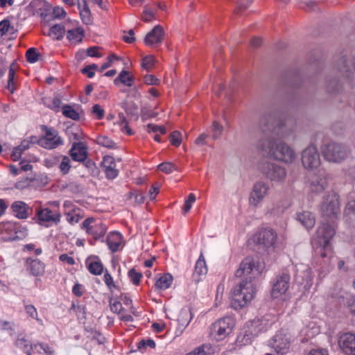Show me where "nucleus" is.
Returning <instances> with one entry per match:
<instances>
[{"mask_svg":"<svg viewBox=\"0 0 355 355\" xmlns=\"http://www.w3.org/2000/svg\"><path fill=\"white\" fill-rule=\"evenodd\" d=\"M257 148L263 155L284 163H292L295 159V151L285 142L272 136L259 141Z\"/></svg>","mask_w":355,"mask_h":355,"instance_id":"1","label":"nucleus"},{"mask_svg":"<svg viewBox=\"0 0 355 355\" xmlns=\"http://www.w3.org/2000/svg\"><path fill=\"white\" fill-rule=\"evenodd\" d=\"M257 282L242 279L232 290L231 306L239 310L247 306L254 298L257 291Z\"/></svg>","mask_w":355,"mask_h":355,"instance_id":"2","label":"nucleus"},{"mask_svg":"<svg viewBox=\"0 0 355 355\" xmlns=\"http://www.w3.org/2000/svg\"><path fill=\"white\" fill-rule=\"evenodd\" d=\"M321 216L326 220L334 221L340 213L339 195L331 190L324 194L320 206Z\"/></svg>","mask_w":355,"mask_h":355,"instance_id":"3","label":"nucleus"},{"mask_svg":"<svg viewBox=\"0 0 355 355\" xmlns=\"http://www.w3.org/2000/svg\"><path fill=\"white\" fill-rule=\"evenodd\" d=\"M262 270L263 267L257 260L252 257H247L240 263L239 268L235 272V276L257 283V278Z\"/></svg>","mask_w":355,"mask_h":355,"instance_id":"4","label":"nucleus"},{"mask_svg":"<svg viewBox=\"0 0 355 355\" xmlns=\"http://www.w3.org/2000/svg\"><path fill=\"white\" fill-rule=\"evenodd\" d=\"M322 153L327 161L340 163L349 156L351 151L343 144L330 142L322 148Z\"/></svg>","mask_w":355,"mask_h":355,"instance_id":"5","label":"nucleus"},{"mask_svg":"<svg viewBox=\"0 0 355 355\" xmlns=\"http://www.w3.org/2000/svg\"><path fill=\"white\" fill-rule=\"evenodd\" d=\"M259 170L270 182H282L286 177V170L284 166L269 161L261 162Z\"/></svg>","mask_w":355,"mask_h":355,"instance_id":"6","label":"nucleus"},{"mask_svg":"<svg viewBox=\"0 0 355 355\" xmlns=\"http://www.w3.org/2000/svg\"><path fill=\"white\" fill-rule=\"evenodd\" d=\"M80 228L92 238L94 242L98 240L103 242V238L107 230L105 223L93 217L86 218L81 224Z\"/></svg>","mask_w":355,"mask_h":355,"instance_id":"7","label":"nucleus"},{"mask_svg":"<svg viewBox=\"0 0 355 355\" xmlns=\"http://www.w3.org/2000/svg\"><path fill=\"white\" fill-rule=\"evenodd\" d=\"M49 205L50 207L42 208L36 212V216L40 220V223L46 227L53 224L58 225L61 218L59 203L54 201Z\"/></svg>","mask_w":355,"mask_h":355,"instance_id":"8","label":"nucleus"},{"mask_svg":"<svg viewBox=\"0 0 355 355\" xmlns=\"http://www.w3.org/2000/svg\"><path fill=\"white\" fill-rule=\"evenodd\" d=\"M235 326V320L231 316L222 318L211 327V335L217 340H222L227 336Z\"/></svg>","mask_w":355,"mask_h":355,"instance_id":"9","label":"nucleus"},{"mask_svg":"<svg viewBox=\"0 0 355 355\" xmlns=\"http://www.w3.org/2000/svg\"><path fill=\"white\" fill-rule=\"evenodd\" d=\"M276 112H266L263 113L259 119V127L261 130L266 133L267 132L279 135V131L282 129V124L277 119Z\"/></svg>","mask_w":355,"mask_h":355,"instance_id":"10","label":"nucleus"},{"mask_svg":"<svg viewBox=\"0 0 355 355\" xmlns=\"http://www.w3.org/2000/svg\"><path fill=\"white\" fill-rule=\"evenodd\" d=\"M41 129L44 135L38 141L40 146L46 149H53L63 144V141L58 136V132L55 129L46 125H42Z\"/></svg>","mask_w":355,"mask_h":355,"instance_id":"11","label":"nucleus"},{"mask_svg":"<svg viewBox=\"0 0 355 355\" xmlns=\"http://www.w3.org/2000/svg\"><path fill=\"white\" fill-rule=\"evenodd\" d=\"M316 234L318 238L323 239V246L320 251L321 257H325L327 256L325 251L330 250L329 241L336 234L335 226L329 222H322L318 227Z\"/></svg>","mask_w":355,"mask_h":355,"instance_id":"12","label":"nucleus"},{"mask_svg":"<svg viewBox=\"0 0 355 355\" xmlns=\"http://www.w3.org/2000/svg\"><path fill=\"white\" fill-rule=\"evenodd\" d=\"M291 338L290 334L284 330H280L270 340V345L277 355H284L289 350Z\"/></svg>","mask_w":355,"mask_h":355,"instance_id":"13","label":"nucleus"},{"mask_svg":"<svg viewBox=\"0 0 355 355\" xmlns=\"http://www.w3.org/2000/svg\"><path fill=\"white\" fill-rule=\"evenodd\" d=\"M331 176L325 171H319L309 179V188L312 193H320L329 187Z\"/></svg>","mask_w":355,"mask_h":355,"instance_id":"14","label":"nucleus"},{"mask_svg":"<svg viewBox=\"0 0 355 355\" xmlns=\"http://www.w3.org/2000/svg\"><path fill=\"white\" fill-rule=\"evenodd\" d=\"M302 163L308 169L316 168L320 165V154L315 146L310 145L303 150Z\"/></svg>","mask_w":355,"mask_h":355,"instance_id":"15","label":"nucleus"},{"mask_svg":"<svg viewBox=\"0 0 355 355\" xmlns=\"http://www.w3.org/2000/svg\"><path fill=\"white\" fill-rule=\"evenodd\" d=\"M290 275L283 272L277 275L274 280L271 291V295L274 298H277L282 295L286 293L290 286Z\"/></svg>","mask_w":355,"mask_h":355,"instance_id":"16","label":"nucleus"},{"mask_svg":"<svg viewBox=\"0 0 355 355\" xmlns=\"http://www.w3.org/2000/svg\"><path fill=\"white\" fill-rule=\"evenodd\" d=\"M268 326L267 321L263 318L254 319L245 325L244 336L248 337V339L257 336L260 333L267 331Z\"/></svg>","mask_w":355,"mask_h":355,"instance_id":"17","label":"nucleus"},{"mask_svg":"<svg viewBox=\"0 0 355 355\" xmlns=\"http://www.w3.org/2000/svg\"><path fill=\"white\" fill-rule=\"evenodd\" d=\"M269 189L270 187L267 183L262 181L256 182L250 194L249 201L250 205L254 207L258 206L268 195Z\"/></svg>","mask_w":355,"mask_h":355,"instance_id":"18","label":"nucleus"},{"mask_svg":"<svg viewBox=\"0 0 355 355\" xmlns=\"http://www.w3.org/2000/svg\"><path fill=\"white\" fill-rule=\"evenodd\" d=\"M258 240L259 243L266 248L275 250L279 246L277 233L271 228L262 230L259 233Z\"/></svg>","mask_w":355,"mask_h":355,"instance_id":"19","label":"nucleus"},{"mask_svg":"<svg viewBox=\"0 0 355 355\" xmlns=\"http://www.w3.org/2000/svg\"><path fill=\"white\" fill-rule=\"evenodd\" d=\"M69 154L73 161L84 162L88 157L87 146L81 141L73 142Z\"/></svg>","mask_w":355,"mask_h":355,"instance_id":"20","label":"nucleus"},{"mask_svg":"<svg viewBox=\"0 0 355 355\" xmlns=\"http://www.w3.org/2000/svg\"><path fill=\"white\" fill-rule=\"evenodd\" d=\"M13 215L19 219L28 218L33 212V209L23 201H15L11 205Z\"/></svg>","mask_w":355,"mask_h":355,"instance_id":"21","label":"nucleus"},{"mask_svg":"<svg viewBox=\"0 0 355 355\" xmlns=\"http://www.w3.org/2000/svg\"><path fill=\"white\" fill-rule=\"evenodd\" d=\"M339 346L347 354H355V335L346 333L342 335L338 340Z\"/></svg>","mask_w":355,"mask_h":355,"instance_id":"22","label":"nucleus"},{"mask_svg":"<svg viewBox=\"0 0 355 355\" xmlns=\"http://www.w3.org/2000/svg\"><path fill=\"white\" fill-rule=\"evenodd\" d=\"M164 31L161 26L157 25L153 28L145 37L144 42L148 46L160 44L163 40Z\"/></svg>","mask_w":355,"mask_h":355,"instance_id":"23","label":"nucleus"},{"mask_svg":"<svg viewBox=\"0 0 355 355\" xmlns=\"http://www.w3.org/2000/svg\"><path fill=\"white\" fill-rule=\"evenodd\" d=\"M102 167L105 170V176L107 179L113 180L118 175V170L116 168V164L113 157L106 155L103 157Z\"/></svg>","mask_w":355,"mask_h":355,"instance_id":"24","label":"nucleus"},{"mask_svg":"<svg viewBox=\"0 0 355 355\" xmlns=\"http://www.w3.org/2000/svg\"><path fill=\"white\" fill-rule=\"evenodd\" d=\"M26 265L30 274L35 277L41 276L44 273L45 265L38 259L28 258Z\"/></svg>","mask_w":355,"mask_h":355,"instance_id":"25","label":"nucleus"},{"mask_svg":"<svg viewBox=\"0 0 355 355\" xmlns=\"http://www.w3.org/2000/svg\"><path fill=\"white\" fill-rule=\"evenodd\" d=\"M122 241L123 236L118 232H110L106 239L108 248L112 252H116L119 250Z\"/></svg>","mask_w":355,"mask_h":355,"instance_id":"26","label":"nucleus"},{"mask_svg":"<svg viewBox=\"0 0 355 355\" xmlns=\"http://www.w3.org/2000/svg\"><path fill=\"white\" fill-rule=\"evenodd\" d=\"M296 219L306 230L312 229L315 223V216L311 212L308 211H303L302 212L297 213L296 215Z\"/></svg>","mask_w":355,"mask_h":355,"instance_id":"27","label":"nucleus"},{"mask_svg":"<svg viewBox=\"0 0 355 355\" xmlns=\"http://www.w3.org/2000/svg\"><path fill=\"white\" fill-rule=\"evenodd\" d=\"M86 265L87 270L94 275H100L104 272L103 265L98 257L87 259Z\"/></svg>","mask_w":355,"mask_h":355,"instance_id":"28","label":"nucleus"},{"mask_svg":"<svg viewBox=\"0 0 355 355\" xmlns=\"http://www.w3.org/2000/svg\"><path fill=\"white\" fill-rule=\"evenodd\" d=\"M345 222L355 228V200L349 201L344 209Z\"/></svg>","mask_w":355,"mask_h":355,"instance_id":"29","label":"nucleus"},{"mask_svg":"<svg viewBox=\"0 0 355 355\" xmlns=\"http://www.w3.org/2000/svg\"><path fill=\"white\" fill-rule=\"evenodd\" d=\"M351 66L355 69V58L353 62H350V64L347 63V59L345 55H343L336 60V68L342 73V76L349 78Z\"/></svg>","mask_w":355,"mask_h":355,"instance_id":"30","label":"nucleus"},{"mask_svg":"<svg viewBox=\"0 0 355 355\" xmlns=\"http://www.w3.org/2000/svg\"><path fill=\"white\" fill-rule=\"evenodd\" d=\"M78 6L83 22L87 25L92 24V17L87 0H78Z\"/></svg>","mask_w":355,"mask_h":355,"instance_id":"31","label":"nucleus"},{"mask_svg":"<svg viewBox=\"0 0 355 355\" xmlns=\"http://www.w3.org/2000/svg\"><path fill=\"white\" fill-rule=\"evenodd\" d=\"M114 83L115 85L121 83L127 87H132L135 83V77L130 75L128 71L123 70L114 79Z\"/></svg>","mask_w":355,"mask_h":355,"instance_id":"32","label":"nucleus"},{"mask_svg":"<svg viewBox=\"0 0 355 355\" xmlns=\"http://www.w3.org/2000/svg\"><path fill=\"white\" fill-rule=\"evenodd\" d=\"M173 279L171 275L164 274L156 281L155 287L159 290H166L171 286Z\"/></svg>","mask_w":355,"mask_h":355,"instance_id":"33","label":"nucleus"},{"mask_svg":"<svg viewBox=\"0 0 355 355\" xmlns=\"http://www.w3.org/2000/svg\"><path fill=\"white\" fill-rule=\"evenodd\" d=\"M83 36V30L80 28L68 31L67 35L68 40L75 44L82 41Z\"/></svg>","mask_w":355,"mask_h":355,"instance_id":"34","label":"nucleus"},{"mask_svg":"<svg viewBox=\"0 0 355 355\" xmlns=\"http://www.w3.org/2000/svg\"><path fill=\"white\" fill-rule=\"evenodd\" d=\"M207 272L205 257L202 253L200 254L198 261L196 263L194 275L197 274L198 276L205 275Z\"/></svg>","mask_w":355,"mask_h":355,"instance_id":"35","label":"nucleus"},{"mask_svg":"<svg viewBox=\"0 0 355 355\" xmlns=\"http://www.w3.org/2000/svg\"><path fill=\"white\" fill-rule=\"evenodd\" d=\"M96 142L100 146L107 148H116V144L110 138L105 135H100L96 137Z\"/></svg>","mask_w":355,"mask_h":355,"instance_id":"36","label":"nucleus"},{"mask_svg":"<svg viewBox=\"0 0 355 355\" xmlns=\"http://www.w3.org/2000/svg\"><path fill=\"white\" fill-rule=\"evenodd\" d=\"M61 162L59 165V168L62 175H67L71 168V160L69 157L66 155H60Z\"/></svg>","mask_w":355,"mask_h":355,"instance_id":"37","label":"nucleus"},{"mask_svg":"<svg viewBox=\"0 0 355 355\" xmlns=\"http://www.w3.org/2000/svg\"><path fill=\"white\" fill-rule=\"evenodd\" d=\"M192 319L191 311L189 309H182L178 319L181 325L187 327Z\"/></svg>","mask_w":355,"mask_h":355,"instance_id":"38","label":"nucleus"},{"mask_svg":"<svg viewBox=\"0 0 355 355\" xmlns=\"http://www.w3.org/2000/svg\"><path fill=\"white\" fill-rule=\"evenodd\" d=\"M66 215L67 220L72 225L78 223L83 218V216L80 214V210L73 209L66 214Z\"/></svg>","mask_w":355,"mask_h":355,"instance_id":"39","label":"nucleus"},{"mask_svg":"<svg viewBox=\"0 0 355 355\" xmlns=\"http://www.w3.org/2000/svg\"><path fill=\"white\" fill-rule=\"evenodd\" d=\"M62 114L64 116L73 120L79 119V114L70 105H65L62 107Z\"/></svg>","mask_w":355,"mask_h":355,"instance_id":"40","label":"nucleus"},{"mask_svg":"<svg viewBox=\"0 0 355 355\" xmlns=\"http://www.w3.org/2000/svg\"><path fill=\"white\" fill-rule=\"evenodd\" d=\"M64 34V27L61 24H55L50 28L51 35H54L56 40H60Z\"/></svg>","mask_w":355,"mask_h":355,"instance_id":"41","label":"nucleus"},{"mask_svg":"<svg viewBox=\"0 0 355 355\" xmlns=\"http://www.w3.org/2000/svg\"><path fill=\"white\" fill-rule=\"evenodd\" d=\"M40 56V54L35 48H30L26 51V60L30 63H35L38 61Z\"/></svg>","mask_w":355,"mask_h":355,"instance_id":"42","label":"nucleus"},{"mask_svg":"<svg viewBox=\"0 0 355 355\" xmlns=\"http://www.w3.org/2000/svg\"><path fill=\"white\" fill-rule=\"evenodd\" d=\"M211 348L208 345H202L187 355H212Z\"/></svg>","mask_w":355,"mask_h":355,"instance_id":"43","label":"nucleus"},{"mask_svg":"<svg viewBox=\"0 0 355 355\" xmlns=\"http://www.w3.org/2000/svg\"><path fill=\"white\" fill-rule=\"evenodd\" d=\"M122 108L127 114L134 115L137 112V107L133 102L123 101L121 105Z\"/></svg>","mask_w":355,"mask_h":355,"instance_id":"44","label":"nucleus"},{"mask_svg":"<svg viewBox=\"0 0 355 355\" xmlns=\"http://www.w3.org/2000/svg\"><path fill=\"white\" fill-rule=\"evenodd\" d=\"M15 345L17 347L23 349L28 354L30 348L31 349V345L30 342L24 338L18 337L15 341Z\"/></svg>","mask_w":355,"mask_h":355,"instance_id":"45","label":"nucleus"},{"mask_svg":"<svg viewBox=\"0 0 355 355\" xmlns=\"http://www.w3.org/2000/svg\"><path fill=\"white\" fill-rule=\"evenodd\" d=\"M158 168L159 171L166 174H169L178 170L176 165L171 162H163L158 166Z\"/></svg>","mask_w":355,"mask_h":355,"instance_id":"46","label":"nucleus"},{"mask_svg":"<svg viewBox=\"0 0 355 355\" xmlns=\"http://www.w3.org/2000/svg\"><path fill=\"white\" fill-rule=\"evenodd\" d=\"M150 347L151 349H153L155 347V343L152 339H147V340H141L137 343V348L141 352L145 351L147 347Z\"/></svg>","mask_w":355,"mask_h":355,"instance_id":"47","label":"nucleus"},{"mask_svg":"<svg viewBox=\"0 0 355 355\" xmlns=\"http://www.w3.org/2000/svg\"><path fill=\"white\" fill-rule=\"evenodd\" d=\"M212 138L214 140L219 139L223 133V127L217 121H214L212 123Z\"/></svg>","mask_w":355,"mask_h":355,"instance_id":"48","label":"nucleus"},{"mask_svg":"<svg viewBox=\"0 0 355 355\" xmlns=\"http://www.w3.org/2000/svg\"><path fill=\"white\" fill-rule=\"evenodd\" d=\"M38 347L42 349L44 353L47 355H54L55 354V351L53 347L49 346L48 344L38 343L31 345V349H37Z\"/></svg>","mask_w":355,"mask_h":355,"instance_id":"49","label":"nucleus"},{"mask_svg":"<svg viewBox=\"0 0 355 355\" xmlns=\"http://www.w3.org/2000/svg\"><path fill=\"white\" fill-rule=\"evenodd\" d=\"M103 280L110 291H112L113 288H117L112 275L108 272L107 270L104 271Z\"/></svg>","mask_w":355,"mask_h":355,"instance_id":"50","label":"nucleus"},{"mask_svg":"<svg viewBox=\"0 0 355 355\" xmlns=\"http://www.w3.org/2000/svg\"><path fill=\"white\" fill-rule=\"evenodd\" d=\"M128 277L134 284L138 285L140 283L142 274L137 272L135 268H132L128 272Z\"/></svg>","mask_w":355,"mask_h":355,"instance_id":"51","label":"nucleus"},{"mask_svg":"<svg viewBox=\"0 0 355 355\" xmlns=\"http://www.w3.org/2000/svg\"><path fill=\"white\" fill-rule=\"evenodd\" d=\"M155 59L153 56L148 55L143 58L141 67L146 71H150L154 67Z\"/></svg>","mask_w":355,"mask_h":355,"instance_id":"52","label":"nucleus"},{"mask_svg":"<svg viewBox=\"0 0 355 355\" xmlns=\"http://www.w3.org/2000/svg\"><path fill=\"white\" fill-rule=\"evenodd\" d=\"M182 135L178 131H173L170 135L171 144L174 146H179L182 142Z\"/></svg>","mask_w":355,"mask_h":355,"instance_id":"53","label":"nucleus"},{"mask_svg":"<svg viewBox=\"0 0 355 355\" xmlns=\"http://www.w3.org/2000/svg\"><path fill=\"white\" fill-rule=\"evenodd\" d=\"M92 113L93 116H96L97 119L100 120L104 117L105 111L100 105L95 104L92 107Z\"/></svg>","mask_w":355,"mask_h":355,"instance_id":"54","label":"nucleus"},{"mask_svg":"<svg viewBox=\"0 0 355 355\" xmlns=\"http://www.w3.org/2000/svg\"><path fill=\"white\" fill-rule=\"evenodd\" d=\"M98 69V66L96 64H92L91 65H87L82 70L81 72L87 75L88 78H93L94 76V70Z\"/></svg>","mask_w":355,"mask_h":355,"instance_id":"55","label":"nucleus"},{"mask_svg":"<svg viewBox=\"0 0 355 355\" xmlns=\"http://www.w3.org/2000/svg\"><path fill=\"white\" fill-rule=\"evenodd\" d=\"M327 89L329 93H334L340 90V85L337 80H329L327 85Z\"/></svg>","mask_w":355,"mask_h":355,"instance_id":"56","label":"nucleus"},{"mask_svg":"<svg viewBox=\"0 0 355 355\" xmlns=\"http://www.w3.org/2000/svg\"><path fill=\"white\" fill-rule=\"evenodd\" d=\"M13 30V27H10V21L8 19H3L0 21V35L2 36L9 32L10 29Z\"/></svg>","mask_w":355,"mask_h":355,"instance_id":"57","label":"nucleus"},{"mask_svg":"<svg viewBox=\"0 0 355 355\" xmlns=\"http://www.w3.org/2000/svg\"><path fill=\"white\" fill-rule=\"evenodd\" d=\"M144 82L148 85H158L160 83L159 80L154 75L147 74L144 77Z\"/></svg>","mask_w":355,"mask_h":355,"instance_id":"58","label":"nucleus"},{"mask_svg":"<svg viewBox=\"0 0 355 355\" xmlns=\"http://www.w3.org/2000/svg\"><path fill=\"white\" fill-rule=\"evenodd\" d=\"M134 198V201L137 204L143 203L145 199L144 195L138 191H135L133 192L130 193V198Z\"/></svg>","mask_w":355,"mask_h":355,"instance_id":"59","label":"nucleus"},{"mask_svg":"<svg viewBox=\"0 0 355 355\" xmlns=\"http://www.w3.org/2000/svg\"><path fill=\"white\" fill-rule=\"evenodd\" d=\"M25 311L26 313L32 318L36 319L37 320H40L37 318V312L36 309L33 305L31 304H26L25 305Z\"/></svg>","mask_w":355,"mask_h":355,"instance_id":"60","label":"nucleus"},{"mask_svg":"<svg viewBox=\"0 0 355 355\" xmlns=\"http://www.w3.org/2000/svg\"><path fill=\"white\" fill-rule=\"evenodd\" d=\"M154 17L155 13L150 9L145 8L142 15V19L145 22H149L152 21Z\"/></svg>","mask_w":355,"mask_h":355,"instance_id":"61","label":"nucleus"},{"mask_svg":"<svg viewBox=\"0 0 355 355\" xmlns=\"http://www.w3.org/2000/svg\"><path fill=\"white\" fill-rule=\"evenodd\" d=\"M253 0H239L236 12L239 13L248 8Z\"/></svg>","mask_w":355,"mask_h":355,"instance_id":"62","label":"nucleus"},{"mask_svg":"<svg viewBox=\"0 0 355 355\" xmlns=\"http://www.w3.org/2000/svg\"><path fill=\"white\" fill-rule=\"evenodd\" d=\"M62 101L58 97H54L51 101V104L49 105L51 110L59 112L61 107Z\"/></svg>","mask_w":355,"mask_h":355,"instance_id":"63","label":"nucleus"},{"mask_svg":"<svg viewBox=\"0 0 355 355\" xmlns=\"http://www.w3.org/2000/svg\"><path fill=\"white\" fill-rule=\"evenodd\" d=\"M307 355H329L328 351L325 349L316 348L311 349Z\"/></svg>","mask_w":355,"mask_h":355,"instance_id":"64","label":"nucleus"}]
</instances>
